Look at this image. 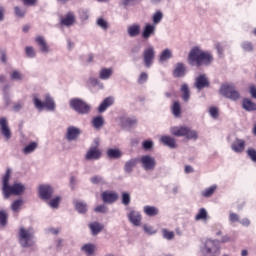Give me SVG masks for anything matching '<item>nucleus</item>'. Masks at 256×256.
I'll return each mask as SVG.
<instances>
[{"mask_svg":"<svg viewBox=\"0 0 256 256\" xmlns=\"http://www.w3.org/2000/svg\"><path fill=\"white\" fill-rule=\"evenodd\" d=\"M209 220V213L207 209L200 208L198 213L195 215V221H208Z\"/></svg>","mask_w":256,"mask_h":256,"instance_id":"nucleus-33","label":"nucleus"},{"mask_svg":"<svg viewBox=\"0 0 256 256\" xmlns=\"http://www.w3.org/2000/svg\"><path fill=\"white\" fill-rule=\"evenodd\" d=\"M9 179H11V169L8 168L2 178V193L4 199H9L10 195H21L25 191V186L21 183H14L9 185Z\"/></svg>","mask_w":256,"mask_h":256,"instance_id":"nucleus-1","label":"nucleus"},{"mask_svg":"<svg viewBox=\"0 0 256 256\" xmlns=\"http://www.w3.org/2000/svg\"><path fill=\"white\" fill-rule=\"evenodd\" d=\"M0 132L6 141H9L12 137L11 128H9V122L6 117L0 118Z\"/></svg>","mask_w":256,"mask_h":256,"instance_id":"nucleus-15","label":"nucleus"},{"mask_svg":"<svg viewBox=\"0 0 256 256\" xmlns=\"http://www.w3.org/2000/svg\"><path fill=\"white\" fill-rule=\"evenodd\" d=\"M10 79H12V81H23L25 79V75L21 70H12L10 73Z\"/></svg>","mask_w":256,"mask_h":256,"instance_id":"nucleus-39","label":"nucleus"},{"mask_svg":"<svg viewBox=\"0 0 256 256\" xmlns=\"http://www.w3.org/2000/svg\"><path fill=\"white\" fill-rule=\"evenodd\" d=\"M142 147L143 149H145V151H149L150 149H153V141L151 140H146L142 143Z\"/></svg>","mask_w":256,"mask_h":256,"instance_id":"nucleus-61","label":"nucleus"},{"mask_svg":"<svg viewBox=\"0 0 256 256\" xmlns=\"http://www.w3.org/2000/svg\"><path fill=\"white\" fill-rule=\"evenodd\" d=\"M172 57H173V52L169 48H166L161 52L159 57V62L165 63L169 61V59H171Z\"/></svg>","mask_w":256,"mask_h":256,"instance_id":"nucleus-34","label":"nucleus"},{"mask_svg":"<svg viewBox=\"0 0 256 256\" xmlns=\"http://www.w3.org/2000/svg\"><path fill=\"white\" fill-rule=\"evenodd\" d=\"M34 107L38 109V111H43L46 109L47 111H55L57 105L55 104V99L51 97L50 94H45L44 102L37 97V95L33 96Z\"/></svg>","mask_w":256,"mask_h":256,"instance_id":"nucleus-4","label":"nucleus"},{"mask_svg":"<svg viewBox=\"0 0 256 256\" xmlns=\"http://www.w3.org/2000/svg\"><path fill=\"white\" fill-rule=\"evenodd\" d=\"M78 13L81 21H87L89 19V11L87 9H80Z\"/></svg>","mask_w":256,"mask_h":256,"instance_id":"nucleus-56","label":"nucleus"},{"mask_svg":"<svg viewBox=\"0 0 256 256\" xmlns=\"http://www.w3.org/2000/svg\"><path fill=\"white\" fill-rule=\"evenodd\" d=\"M2 96H3L4 105L6 107H9V105H11V99L13 97V93H11V85L6 84L3 86Z\"/></svg>","mask_w":256,"mask_h":256,"instance_id":"nucleus-19","label":"nucleus"},{"mask_svg":"<svg viewBox=\"0 0 256 256\" xmlns=\"http://www.w3.org/2000/svg\"><path fill=\"white\" fill-rule=\"evenodd\" d=\"M98 77L101 81H109V78L113 77V68H101Z\"/></svg>","mask_w":256,"mask_h":256,"instance_id":"nucleus-25","label":"nucleus"},{"mask_svg":"<svg viewBox=\"0 0 256 256\" xmlns=\"http://www.w3.org/2000/svg\"><path fill=\"white\" fill-rule=\"evenodd\" d=\"M106 153L110 159H121V157H123V152H121V150L118 148H110Z\"/></svg>","mask_w":256,"mask_h":256,"instance_id":"nucleus-35","label":"nucleus"},{"mask_svg":"<svg viewBox=\"0 0 256 256\" xmlns=\"http://www.w3.org/2000/svg\"><path fill=\"white\" fill-rule=\"evenodd\" d=\"M81 251L87 256H92L95 253V244L88 243L81 247Z\"/></svg>","mask_w":256,"mask_h":256,"instance_id":"nucleus-36","label":"nucleus"},{"mask_svg":"<svg viewBox=\"0 0 256 256\" xmlns=\"http://www.w3.org/2000/svg\"><path fill=\"white\" fill-rule=\"evenodd\" d=\"M129 203H131V194H129L128 192H123L122 193V205H129Z\"/></svg>","mask_w":256,"mask_h":256,"instance_id":"nucleus-54","label":"nucleus"},{"mask_svg":"<svg viewBox=\"0 0 256 256\" xmlns=\"http://www.w3.org/2000/svg\"><path fill=\"white\" fill-rule=\"evenodd\" d=\"M25 53L28 59H35V57H37V52L35 51V48H33L32 46H26Z\"/></svg>","mask_w":256,"mask_h":256,"instance_id":"nucleus-47","label":"nucleus"},{"mask_svg":"<svg viewBox=\"0 0 256 256\" xmlns=\"http://www.w3.org/2000/svg\"><path fill=\"white\" fill-rule=\"evenodd\" d=\"M127 35L131 38L139 37L141 35V24L133 23L127 27Z\"/></svg>","mask_w":256,"mask_h":256,"instance_id":"nucleus-23","label":"nucleus"},{"mask_svg":"<svg viewBox=\"0 0 256 256\" xmlns=\"http://www.w3.org/2000/svg\"><path fill=\"white\" fill-rule=\"evenodd\" d=\"M105 124V120L103 119V116H97L92 120V125L94 129H100Z\"/></svg>","mask_w":256,"mask_h":256,"instance_id":"nucleus-42","label":"nucleus"},{"mask_svg":"<svg viewBox=\"0 0 256 256\" xmlns=\"http://www.w3.org/2000/svg\"><path fill=\"white\" fill-rule=\"evenodd\" d=\"M144 65L149 69L151 65H153V61H155V48L153 46H149L143 52Z\"/></svg>","mask_w":256,"mask_h":256,"instance_id":"nucleus-12","label":"nucleus"},{"mask_svg":"<svg viewBox=\"0 0 256 256\" xmlns=\"http://www.w3.org/2000/svg\"><path fill=\"white\" fill-rule=\"evenodd\" d=\"M90 182L93 185H105V179L102 176L96 175L90 178Z\"/></svg>","mask_w":256,"mask_h":256,"instance_id":"nucleus-48","label":"nucleus"},{"mask_svg":"<svg viewBox=\"0 0 256 256\" xmlns=\"http://www.w3.org/2000/svg\"><path fill=\"white\" fill-rule=\"evenodd\" d=\"M161 21H163V12L158 10L152 15V25L156 27V25H159Z\"/></svg>","mask_w":256,"mask_h":256,"instance_id":"nucleus-41","label":"nucleus"},{"mask_svg":"<svg viewBox=\"0 0 256 256\" xmlns=\"http://www.w3.org/2000/svg\"><path fill=\"white\" fill-rule=\"evenodd\" d=\"M170 133L174 137H186V139H194L197 140L199 138V134L197 131L192 130L188 126H172L170 127Z\"/></svg>","mask_w":256,"mask_h":256,"instance_id":"nucleus-5","label":"nucleus"},{"mask_svg":"<svg viewBox=\"0 0 256 256\" xmlns=\"http://www.w3.org/2000/svg\"><path fill=\"white\" fill-rule=\"evenodd\" d=\"M59 203H61V197L57 196L54 199H51L48 202V205L51 207V209H58Z\"/></svg>","mask_w":256,"mask_h":256,"instance_id":"nucleus-50","label":"nucleus"},{"mask_svg":"<svg viewBox=\"0 0 256 256\" xmlns=\"http://www.w3.org/2000/svg\"><path fill=\"white\" fill-rule=\"evenodd\" d=\"M24 103L23 102H16L13 105V111H15V113H19V111H21L24 107Z\"/></svg>","mask_w":256,"mask_h":256,"instance_id":"nucleus-62","label":"nucleus"},{"mask_svg":"<svg viewBox=\"0 0 256 256\" xmlns=\"http://www.w3.org/2000/svg\"><path fill=\"white\" fill-rule=\"evenodd\" d=\"M69 106L80 115H87L91 111V106L81 98H72L69 101Z\"/></svg>","mask_w":256,"mask_h":256,"instance_id":"nucleus-7","label":"nucleus"},{"mask_svg":"<svg viewBox=\"0 0 256 256\" xmlns=\"http://www.w3.org/2000/svg\"><path fill=\"white\" fill-rule=\"evenodd\" d=\"M246 153H247V156L249 157V159H251V161H253V163H256V150H255V148H248Z\"/></svg>","mask_w":256,"mask_h":256,"instance_id":"nucleus-53","label":"nucleus"},{"mask_svg":"<svg viewBox=\"0 0 256 256\" xmlns=\"http://www.w3.org/2000/svg\"><path fill=\"white\" fill-rule=\"evenodd\" d=\"M215 49L218 53V55L221 57L225 51V46L219 42L215 43Z\"/></svg>","mask_w":256,"mask_h":256,"instance_id":"nucleus-59","label":"nucleus"},{"mask_svg":"<svg viewBox=\"0 0 256 256\" xmlns=\"http://www.w3.org/2000/svg\"><path fill=\"white\" fill-rule=\"evenodd\" d=\"M204 249L209 256L221 255V242L219 240H206Z\"/></svg>","mask_w":256,"mask_h":256,"instance_id":"nucleus-8","label":"nucleus"},{"mask_svg":"<svg viewBox=\"0 0 256 256\" xmlns=\"http://www.w3.org/2000/svg\"><path fill=\"white\" fill-rule=\"evenodd\" d=\"M75 209L80 214L87 213V204L85 202H76Z\"/></svg>","mask_w":256,"mask_h":256,"instance_id":"nucleus-46","label":"nucleus"},{"mask_svg":"<svg viewBox=\"0 0 256 256\" xmlns=\"http://www.w3.org/2000/svg\"><path fill=\"white\" fill-rule=\"evenodd\" d=\"M229 221L230 223H237V221H239V215L237 213L231 212L229 214Z\"/></svg>","mask_w":256,"mask_h":256,"instance_id":"nucleus-64","label":"nucleus"},{"mask_svg":"<svg viewBox=\"0 0 256 256\" xmlns=\"http://www.w3.org/2000/svg\"><path fill=\"white\" fill-rule=\"evenodd\" d=\"M172 115L174 117H181V104L177 101L172 105Z\"/></svg>","mask_w":256,"mask_h":256,"instance_id":"nucleus-44","label":"nucleus"},{"mask_svg":"<svg viewBox=\"0 0 256 256\" xmlns=\"http://www.w3.org/2000/svg\"><path fill=\"white\" fill-rule=\"evenodd\" d=\"M211 83L209 82V78H207V75L201 74L195 79L194 87L198 89V91H201L202 89H205L209 87Z\"/></svg>","mask_w":256,"mask_h":256,"instance_id":"nucleus-17","label":"nucleus"},{"mask_svg":"<svg viewBox=\"0 0 256 256\" xmlns=\"http://www.w3.org/2000/svg\"><path fill=\"white\" fill-rule=\"evenodd\" d=\"M26 13H27V9H25L23 7H19V6L14 7V14L19 19H23V17H25Z\"/></svg>","mask_w":256,"mask_h":256,"instance_id":"nucleus-45","label":"nucleus"},{"mask_svg":"<svg viewBox=\"0 0 256 256\" xmlns=\"http://www.w3.org/2000/svg\"><path fill=\"white\" fill-rule=\"evenodd\" d=\"M94 143L96 146H91L86 152V161H98V159H101V150H99V139H95Z\"/></svg>","mask_w":256,"mask_h":256,"instance_id":"nucleus-10","label":"nucleus"},{"mask_svg":"<svg viewBox=\"0 0 256 256\" xmlns=\"http://www.w3.org/2000/svg\"><path fill=\"white\" fill-rule=\"evenodd\" d=\"M149 79V75L147 73L142 72L138 78L139 85H143V83H146V81Z\"/></svg>","mask_w":256,"mask_h":256,"instance_id":"nucleus-60","label":"nucleus"},{"mask_svg":"<svg viewBox=\"0 0 256 256\" xmlns=\"http://www.w3.org/2000/svg\"><path fill=\"white\" fill-rule=\"evenodd\" d=\"M111 105H113V98L108 97V98L104 99L98 107L99 113H105V111H107V109H109V107H111Z\"/></svg>","mask_w":256,"mask_h":256,"instance_id":"nucleus-30","label":"nucleus"},{"mask_svg":"<svg viewBox=\"0 0 256 256\" xmlns=\"http://www.w3.org/2000/svg\"><path fill=\"white\" fill-rule=\"evenodd\" d=\"M120 121L123 127H133V125L137 124V119L135 117L122 116Z\"/></svg>","mask_w":256,"mask_h":256,"instance_id":"nucleus-31","label":"nucleus"},{"mask_svg":"<svg viewBox=\"0 0 256 256\" xmlns=\"http://www.w3.org/2000/svg\"><path fill=\"white\" fill-rule=\"evenodd\" d=\"M174 77H185V66L182 63H178L173 72Z\"/></svg>","mask_w":256,"mask_h":256,"instance_id":"nucleus-40","label":"nucleus"},{"mask_svg":"<svg viewBox=\"0 0 256 256\" xmlns=\"http://www.w3.org/2000/svg\"><path fill=\"white\" fill-rule=\"evenodd\" d=\"M162 235L164 239H167L168 241H171V239L175 237V233L173 231H168L167 229L162 230Z\"/></svg>","mask_w":256,"mask_h":256,"instance_id":"nucleus-55","label":"nucleus"},{"mask_svg":"<svg viewBox=\"0 0 256 256\" xmlns=\"http://www.w3.org/2000/svg\"><path fill=\"white\" fill-rule=\"evenodd\" d=\"M160 141L169 149H177V140L172 136L163 135L161 136Z\"/></svg>","mask_w":256,"mask_h":256,"instance_id":"nucleus-24","label":"nucleus"},{"mask_svg":"<svg viewBox=\"0 0 256 256\" xmlns=\"http://www.w3.org/2000/svg\"><path fill=\"white\" fill-rule=\"evenodd\" d=\"M126 217L133 227H141L143 224V215H141V212L138 210L130 209L126 214Z\"/></svg>","mask_w":256,"mask_h":256,"instance_id":"nucleus-9","label":"nucleus"},{"mask_svg":"<svg viewBox=\"0 0 256 256\" xmlns=\"http://www.w3.org/2000/svg\"><path fill=\"white\" fill-rule=\"evenodd\" d=\"M18 241L19 244L24 249H29V247H34L37 243V237H35V228L33 227H20L18 231Z\"/></svg>","mask_w":256,"mask_h":256,"instance_id":"nucleus-3","label":"nucleus"},{"mask_svg":"<svg viewBox=\"0 0 256 256\" xmlns=\"http://www.w3.org/2000/svg\"><path fill=\"white\" fill-rule=\"evenodd\" d=\"M143 231L147 235H155V233H157V230H155V228H153V226L148 225V224L143 225Z\"/></svg>","mask_w":256,"mask_h":256,"instance_id":"nucleus-52","label":"nucleus"},{"mask_svg":"<svg viewBox=\"0 0 256 256\" xmlns=\"http://www.w3.org/2000/svg\"><path fill=\"white\" fill-rule=\"evenodd\" d=\"M209 115L212 117V119H217L219 117V109L215 106L210 107Z\"/></svg>","mask_w":256,"mask_h":256,"instance_id":"nucleus-57","label":"nucleus"},{"mask_svg":"<svg viewBox=\"0 0 256 256\" xmlns=\"http://www.w3.org/2000/svg\"><path fill=\"white\" fill-rule=\"evenodd\" d=\"M21 207H23V200L21 199L15 200L11 204V210L13 213H19L21 211Z\"/></svg>","mask_w":256,"mask_h":256,"instance_id":"nucleus-43","label":"nucleus"},{"mask_svg":"<svg viewBox=\"0 0 256 256\" xmlns=\"http://www.w3.org/2000/svg\"><path fill=\"white\" fill-rule=\"evenodd\" d=\"M245 147H246V142L245 140L241 139V138H236L231 146L230 149L234 152V153H243V151H245Z\"/></svg>","mask_w":256,"mask_h":256,"instance_id":"nucleus-18","label":"nucleus"},{"mask_svg":"<svg viewBox=\"0 0 256 256\" xmlns=\"http://www.w3.org/2000/svg\"><path fill=\"white\" fill-rule=\"evenodd\" d=\"M0 225L5 227L7 225V212L0 211Z\"/></svg>","mask_w":256,"mask_h":256,"instance_id":"nucleus-58","label":"nucleus"},{"mask_svg":"<svg viewBox=\"0 0 256 256\" xmlns=\"http://www.w3.org/2000/svg\"><path fill=\"white\" fill-rule=\"evenodd\" d=\"M139 161L144 171H155V167H157V160L151 155H143Z\"/></svg>","mask_w":256,"mask_h":256,"instance_id":"nucleus-11","label":"nucleus"},{"mask_svg":"<svg viewBox=\"0 0 256 256\" xmlns=\"http://www.w3.org/2000/svg\"><path fill=\"white\" fill-rule=\"evenodd\" d=\"M96 23L100 29H103V31H107V29H109V23L103 18H98Z\"/></svg>","mask_w":256,"mask_h":256,"instance_id":"nucleus-51","label":"nucleus"},{"mask_svg":"<svg viewBox=\"0 0 256 256\" xmlns=\"http://www.w3.org/2000/svg\"><path fill=\"white\" fill-rule=\"evenodd\" d=\"M95 213H107V206L105 204H101L99 206H97L94 209Z\"/></svg>","mask_w":256,"mask_h":256,"instance_id":"nucleus-63","label":"nucleus"},{"mask_svg":"<svg viewBox=\"0 0 256 256\" xmlns=\"http://www.w3.org/2000/svg\"><path fill=\"white\" fill-rule=\"evenodd\" d=\"M213 53L210 51H205L201 49V47L196 46L190 50L189 53V61L192 65H197V67L201 65H209L213 61Z\"/></svg>","mask_w":256,"mask_h":256,"instance_id":"nucleus-2","label":"nucleus"},{"mask_svg":"<svg viewBox=\"0 0 256 256\" xmlns=\"http://www.w3.org/2000/svg\"><path fill=\"white\" fill-rule=\"evenodd\" d=\"M242 107L245 111H256V104L255 102L251 101L249 98H244L242 101Z\"/></svg>","mask_w":256,"mask_h":256,"instance_id":"nucleus-32","label":"nucleus"},{"mask_svg":"<svg viewBox=\"0 0 256 256\" xmlns=\"http://www.w3.org/2000/svg\"><path fill=\"white\" fill-rule=\"evenodd\" d=\"M103 203H115L117 199H119V195L116 192L113 191H104L101 194Z\"/></svg>","mask_w":256,"mask_h":256,"instance_id":"nucleus-21","label":"nucleus"},{"mask_svg":"<svg viewBox=\"0 0 256 256\" xmlns=\"http://www.w3.org/2000/svg\"><path fill=\"white\" fill-rule=\"evenodd\" d=\"M217 189H219V186L217 184H213L202 190L201 196L205 199H209L210 197H213V195H215V191H217Z\"/></svg>","mask_w":256,"mask_h":256,"instance_id":"nucleus-26","label":"nucleus"},{"mask_svg":"<svg viewBox=\"0 0 256 256\" xmlns=\"http://www.w3.org/2000/svg\"><path fill=\"white\" fill-rule=\"evenodd\" d=\"M220 95L230 99V101H239L241 99V93L237 90L234 84L225 83L220 87Z\"/></svg>","mask_w":256,"mask_h":256,"instance_id":"nucleus-6","label":"nucleus"},{"mask_svg":"<svg viewBox=\"0 0 256 256\" xmlns=\"http://www.w3.org/2000/svg\"><path fill=\"white\" fill-rule=\"evenodd\" d=\"M92 235H99L103 231V225L99 222H92L89 225Z\"/></svg>","mask_w":256,"mask_h":256,"instance_id":"nucleus-37","label":"nucleus"},{"mask_svg":"<svg viewBox=\"0 0 256 256\" xmlns=\"http://www.w3.org/2000/svg\"><path fill=\"white\" fill-rule=\"evenodd\" d=\"M157 32V26L155 24L146 23L141 32L142 39H151L153 35Z\"/></svg>","mask_w":256,"mask_h":256,"instance_id":"nucleus-16","label":"nucleus"},{"mask_svg":"<svg viewBox=\"0 0 256 256\" xmlns=\"http://www.w3.org/2000/svg\"><path fill=\"white\" fill-rule=\"evenodd\" d=\"M75 23V13L68 12L62 19L61 25H65L66 27H71Z\"/></svg>","mask_w":256,"mask_h":256,"instance_id":"nucleus-27","label":"nucleus"},{"mask_svg":"<svg viewBox=\"0 0 256 256\" xmlns=\"http://www.w3.org/2000/svg\"><path fill=\"white\" fill-rule=\"evenodd\" d=\"M137 163H139V158H131L130 160L126 161L124 165L125 173H133L134 167H137Z\"/></svg>","mask_w":256,"mask_h":256,"instance_id":"nucleus-28","label":"nucleus"},{"mask_svg":"<svg viewBox=\"0 0 256 256\" xmlns=\"http://www.w3.org/2000/svg\"><path fill=\"white\" fill-rule=\"evenodd\" d=\"M35 42L37 43L41 53H50L51 47H49V44L47 43V40L43 36H37L35 38Z\"/></svg>","mask_w":256,"mask_h":256,"instance_id":"nucleus-20","label":"nucleus"},{"mask_svg":"<svg viewBox=\"0 0 256 256\" xmlns=\"http://www.w3.org/2000/svg\"><path fill=\"white\" fill-rule=\"evenodd\" d=\"M241 48L243 51L251 53V51H253V43L251 41H244L241 43Z\"/></svg>","mask_w":256,"mask_h":256,"instance_id":"nucleus-49","label":"nucleus"},{"mask_svg":"<svg viewBox=\"0 0 256 256\" xmlns=\"http://www.w3.org/2000/svg\"><path fill=\"white\" fill-rule=\"evenodd\" d=\"M143 211L147 217H157L159 215V208L155 206L146 205L143 207Z\"/></svg>","mask_w":256,"mask_h":256,"instance_id":"nucleus-29","label":"nucleus"},{"mask_svg":"<svg viewBox=\"0 0 256 256\" xmlns=\"http://www.w3.org/2000/svg\"><path fill=\"white\" fill-rule=\"evenodd\" d=\"M81 129L77 126H68L66 128L65 138L67 141H77L81 136Z\"/></svg>","mask_w":256,"mask_h":256,"instance_id":"nucleus-13","label":"nucleus"},{"mask_svg":"<svg viewBox=\"0 0 256 256\" xmlns=\"http://www.w3.org/2000/svg\"><path fill=\"white\" fill-rule=\"evenodd\" d=\"M37 149H39V140L31 141L24 146L22 153L23 155H32Z\"/></svg>","mask_w":256,"mask_h":256,"instance_id":"nucleus-22","label":"nucleus"},{"mask_svg":"<svg viewBox=\"0 0 256 256\" xmlns=\"http://www.w3.org/2000/svg\"><path fill=\"white\" fill-rule=\"evenodd\" d=\"M182 99L185 103L189 102L191 99V92L189 91V86L187 84H183L181 86Z\"/></svg>","mask_w":256,"mask_h":256,"instance_id":"nucleus-38","label":"nucleus"},{"mask_svg":"<svg viewBox=\"0 0 256 256\" xmlns=\"http://www.w3.org/2000/svg\"><path fill=\"white\" fill-rule=\"evenodd\" d=\"M38 193L41 199L44 201H49V199L53 197L54 190L51 185L44 184L39 186Z\"/></svg>","mask_w":256,"mask_h":256,"instance_id":"nucleus-14","label":"nucleus"}]
</instances>
